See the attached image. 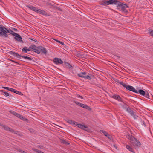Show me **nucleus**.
<instances>
[{"mask_svg": "<svg viewBox=\"0 0 153 153\" xmlns=\"http://www.w3.org/2000/svg\"><path fill=\"white\" fill-rule=\"evenodd\" d=\"M117 4V7L118 9L121 8V10L124 12H126L127 11L126 8H128V7L127 5L123 3L119 2V1L117 0H109L108 1H105L103 2V4L105 5H108L111 4Z\"/></svg>", "mask_w": 153, "mask_h": 153, "instance_id": "obj_1", "label": "nucleus"}, {"mask_svg": "<svg viewBox=\"0 0 153 153\" xmlns=\"http://www.w3.org/2000/svg\"><path fill=\"white\" fill-rule=\"evenodd\" d=\"M127 138L129 140V141L134 146L138 147L140 146L141 143L139 141L134 137L131 135H128L127 136Z\"/></svg>", "mask_w": 153, "mask_h": 153, "instance_id": "obj_2", "label": "nucleus"}, {"mask_svg": "<svg viewBox=\"0 0 153 153\" xmlns=\"http://www.w3.org/2000/svg\"><path fill=\"white\" fill-rule=\"evenodd\" d=\"M120 84L123 87L125 88L126 89L135 93H137V90H136L133 86L128 85L122 82H120Z\"/></svg>", "mask_w": 153, "mask_h": 153, "instance_id": "obj_3", "label": "nucleus"}, {"mask_svg": "<svg viewBox=\"0 0 153 153\" xmlns=\"http://www.w3.org/2000/svg\"><path fill=\"white\" fill-rule=\"evenodd\" d=\"M10 54L13 55V56H16V57L18 58H20V57H22L25 59H27L28 60H32V59L27 56H21L19 54L16 53L15 52H13L11 51H9L8 52Z\"/></svg>", "mask_w": 153, "mask_h": 153, "instance_id": "obj_4", "label": "nucleus"}, {"mask_svg": "<svg viewBox=\"0 0 153 153\" xmlns=\"http://www.w3.org/2000/svg\"><path fill=\"white\" fill-rule=\"evenodd\" d=\"M7 29L2 25H0V36H3L5 37H8V35L6 33V31Z\"/></svg>", "mask_w": 153, "mask_h": 153, "instance_id": "obj_5", "label": "nucleus"}, {"mask_svg": "<svg viewBox=\"0 0 153 153\" xmlns=\"http://www.w3.org/2000/svg\"><path fill=\"white\" fill-rule=\"evenodd\" d=\"M5 130L7 131H9L13 133L16 134H17L18 131H15L13 129L10 128L6 126L3 124L0 125Z\"/></svg>", "mask_w": 153, "mask_h": 153, "instance_id": "obj_6", "label": "nucleus"}, {"mask_svg": "<svg viewBox=\"0 0 153 153\" xmlns=\"http://www.w3.org/2000/svg\"><path fill=\"white\" fill-rule=\"evenodd\" d=\"M53 61L55 64L57 65L62 64L63 63V62L62 60L61 59L56 57L54 58Z\"/></svg>", "mask_w": 153, "mask_h": 153, "instance_id": "obj_7", "label": "nucleus"}, {"mask_svg": "<svg viewBox=\"0 0 153 153\" xmlns=\"http://www.w3.org/2000/svg\"><path fill=\"white\" fill-rule=\"evenodd\" d=\"M110 96L111 98L117 100L119 102H122V99L118 95L113 94H111Z\"/></svg>", "mask_w": 153, "mask_h": 153, "instance_id": "obj_8", "label": "nucleus"}, {"mask_svg": "<svg viewBox=\"0 0 153 153\" xmlns=\"http://www.w3.org/2000/svg\"><path fill=\"white\" fill-rule=\"evenodd\" d=\"M76 103L78 105L81 107L82 108L86 109L89 110H91V109L90 107L86 105H85L78 102H76Z\"/></svg>", "mask_w": 153, "mask_h": 153, "instance_id": "obj_9", "label": "nucleus"}, {"mask_svg": "<svg viewBox=\"0 0 153 153\" xmlns=\"http://www.w3.org/2000/svg\"><path fill=\"white\" fill-rule=\"evenodd\" d=\"M125 105L126 106L125 109L126 111L129 113L131 116L134 115V114L135 113V112L131 110L128 105Z\"/></svg>", "mask_w": 153, "mask_h": 153, "instance_id": "obj_10", "label": "nucleus"}, {"mask_svg": "<svg viewBox=\"0 0 153 153\" xmlns=\"http://www.w3.org/2000/svg\"><path fill=\"white\" fill-rule=\"evenodd\" d=\"M14 38L16 39V40L19 42H23V41L22 40V38L21 36L18 34H17L16 35H15Z\"/></svg>", "mask_w": 153, "mask_h": 153, "instance_id": "obj_11", "label": "nucleus"}, {"mask_svg": "<svg viewBox=\"0 0 153 153\" xmlns=\"http://www.w3.org/2000/svg\"><path fill=\"white\" fill-rule=\"evenodd\" d=\"M39 51H40L43 53L44 54H46L47 53V51L46 49L44 47L42 46H39Z\"/></svg>", "mask_w": 153, "mask_h": 153, "instance_id": "obj_12", "label": "nucleus"}, {"mask_svg": "<svg viewBox=\"0 0 153 153\" xmlns=\"http://www.w3.org/2000/svg\"><path fill=\"white\" fill-rule=\"evenodd\" d=\"M10 33V34H11L12 35L15 36V35H16L18 33H16L13 31L9 29L8 30L7 29L6 31V33Z\"/></svg>", "mask_w": 153, "mask_h": 153, "instance_id": "obj_13", "label": "nucleus"}, {"mask_svg": "<svg viewBox=\"0 0 153 153\" xmlns=\"http://www.w3.org/2000/svg\"><path fill=\"white\" fill-rule=\"evenodd\" d=\"M34 48H33V50L34 52H36L37 54H39L40 53V52L39 51V47H37L36 46L34 45Z\"/></svg>", "mask_w": 153, "mask_h": 153, "instance_id": "obj_14", "label": "nucleus"}, {"mask_svg": "<svg viewBox=\"0 0 153 153\" xmlns=\"http://www.w3.org/2000/svg\"><path fill=\"white\" fill-rule=\"evenodd\" d=\"M76 125L78 127L82 129H83L85 130H87L86 129L87 128V127L84 125L80 124H78V123Z\"/></svg>", "mask_w": 153, "mask_h": 153, "instance_id": "obj_15", "label": "nucleus"}, {"mask_svg": "<svg viewBox=\"0 0 153 153\" xmlns=\"http://www.w3.org/2000/svg\"><path fill=\"white\" fill-rule=\"evenodd\" d=\"M126 148L127 149L130 151L132 152L133 153H135V152L134 151L133 149L128 145H126Z\"/></svg>", "mask_w": 153, "mask_h": 153, "instance_id": "obj_16", "label": "nucleus"}, {"mask_svg": "<svg viewBox=\"0 0 153 153\" xmlns=\"http://www.w3.org/2000/svg\"><path fill=\"white\" fill-rule=\"evenodd\" d=\"M67 122L68 123L71 124H73L74 125H76L77 124V122L70 120L69 119H67Z\"/></svg>", "mask_w": 153, "mask_h": 153, "instance_id": "obj_17", "label": "nucleus"}, {"mask_svg": "<svg viewBox=\"0 0 153 153\" xmlns=\"http://www.w3.org/2000/svg\"><path fill=\"white\" fill-rule=\"evenodd\" d=\"M65 65L68 68H73V67L68 62H63Z\"/></svg>", "mask_w": 153, "mask_h": 153, "instance_id": "obj_18", "label": "nucleus"}, {"mask_svg": "<svg viewBox=\"0 0 153 153\" xmlns=\"http://www.w3.org/2000/svg\"><path fill=\"white\" fill-rule=\"evenodd\" d=\"M10 113H11L12 114L16 116L18 118L20 116V114H19L15 112L14 111H10Z\"/></svg>", "mask_w": 153, "mask_h": 153, "instance_id": "obj_19", "label": "nucleus"}, {"mask_svg": "<svg viewBox=\"0 0 153 153\" xmlns=\"http://www.w3.org/2000/svg\"><path fill=\"white\" fill-rule=\"evenodd\" d=\"M10 113H11L12 114L16 116L18 118L20 116V114H19L15 112L14 111H10Z\"/></svg>", "mask_w": 153, "mask_h": 153, "instance_id": "obj_20", "label": "nucleus"}, {"mask_svg": "<svg viewBox=\"0 0 153 153\" xmlns=\"http://www.w3.org/2000/svg\"><path fill=\"white\" fill-rule=\"evenodd\" d=\"M86 74L85 72H81L77 74V75L79 76L82 78H84L85 75Z\"/></svg>", "mask_w": 153, "mask_h": 153, "instance_id": "obj_21", "label": "nucleus"}, {"mask_svg": "<svg viewBox=\"0 0 153 153\" xmlns=\"http://www.w3.org/2000/svg\"><path fill=\"white\" fill-rule=\"evenodd\" d=\"M137 93H139L140 95L143 96H144L145 95V92L142 90H139L138 91L137 90Z\"/></svg>", "mask_w": 153, "mask_h": 153, "instance_id": "obj_22", "label": "nucleus"}, {"mask_svg": "<svg viewBox=\"0 0 153 153\" xmlns=\"http://www.w3.org/2000/svg\"><path fill=\"white\" fill-rule=\"evenodd\" d=\"M39 13L43 15H47L48 13H46L45 11L39 9Z\"/></svg>", "mask_w": 153, "mask_h": 153, "instance_id": "obj_23", "label": "nucleus"}, {"mask_svg": "<svg viewBox=\"0 0 153 153\" xmlns=\"http://www.w3.org/2000/svg\"><path fill=\"white\" fill-rule=\"evenodd\" d=\"M1 94L3 95H4L6 97L9 96H10L9 94L6 92V91L4 90H1Z\"/></svg>", "mask_w": 153, "mask_h": 153, "instance_id": "obj_24", "label": "nucleus"}, {"mask_svg": "<svg viewBox=\"0 0 153 153\" xmlns=\"http://www.w3.org/2000/svg\"><path fill=\"white\" fill-rule=\"evenodd\" d=\"M29 50L28 49L27 47H24L22 50V51L24 53H27Z\"/></svg>", "mask_w": 153, "mask_h": 153, "instance_id": "obj_25", "label": "nucleus"}, {"mask_svg": "<svg viewBox=\"0 0 153 153\" xmlns=\"http://www.w3.org/2000/svg\"><path fill=\"white\" fill-rule=\"evenodd\" d=\"M148 31L150 35L151 36L153 37V30L149 29Z\"/></svg>", "mask_w": 153, "mask_h": 153, "instance_id": "obj_26", "label": "nucleus"}, {"mask_svg": "<svg viewBox=\"0 0 153 153\" xmlns=\"http://www.w3.org/2000/svg\"><path fill=\"white\" fill-rule=\"evenodd\" d=\"M27 8H29L30 9H31V10H33V11L35 9V8H36V7H34L32 6H29V5L27 6Z\"/></svg>", "mask_w": 153, "mask_h": 153, "instance_id": "obj_27", "label": "nucleus"}, {"mask_svg": "<svg viewBox=\"0 0 153 153\" xmlns=\"http://www.w3.org/2000/svg\"><path fill=\"white\" fill-rule=\"evenodd\" d=\"M34 45H31L29 48H27L29 50V51L33 50V48H34Z\"/></svg>", "mask_w": 153, "mask_h": 153, "instance_id": "obj_28", "label": "nucleus"}, {"mask_svg": "<svg viewBox=\"0 0 153 153\" xmlns=\"http://www.w3.org/2000/svg\"><path fill=\"white\" fill-rule=\"evenodd\" d=\"M132 116L133 117V118L134 119H137L139 117L138 116L136 115L135 112V113H134V115H132Z\"/></svg>", "mask_w": 153, "mask_h": 153, "instance_id": "obj_29", "label": "nucleus"}, {"mask_svg": "<svg viewBox=\"0 0 153 153\" xmlns=\"http://www.w3.org/2000/svg\"><path fill=\"white\" fill-rule=\"evenodd\" d=\"M109 139L111 140H113V137L111 136L110 135V134H108L107 136H106Z\"/></svg>", "mask_w": 153, "mask_h": 153, "instance_id": "obj_30", "label": "nucleus"}, {"mask_svg": "<svg viewBox=\"0 0 153 153\" xmlns=\"http://www.w3.org/2000/svg\"><path fill=\"white\" fill-rule=\"evenodd\" d=\"M101 131L102 133L105 136H107L108 135V133H107L106 131H103V130H101Z\"/></svg>", "mask_w": 153, "mask_h": 153, "instance_id": "obj_31", "label": "nucleus"}, {"mask_svg": "<svg viewBox=\"0 0 153 153\" xmlns=\"http://www.w3.org/2000/svg\"><path fill=\"white\" fill-rule=\"evenodd\" d=\"M143 96H145L147 98H149V94L148 92L145 93V95H144Z\"/></svg>", "mask_w": 153, "mask_h": 153, "instance_id": "obj_32", "label": "nucleus"}, {"mask_svg": "<svg viewBox=\"0 0 153 153\" xmlns=\"http://www.w3.org/2000/svg\"><path fill=\"white\" fill-rule=\"evenodd\" d=\"M2 88L10 91H11L12 88H11L5 87H3Z\"/></svg>", "mask_w": 153, "mask_h": 153, "instance_id": "obj_33", "label": "nucleus"}, {"mask_svg": "<svg viewBox=\"0 0 153 153\" xmlns=\"http://www.w3.org/2000/svg\"><path fill=\"white\" fill-rule=\"evenodd\" d=\"M85 77H84V78L85 79H88L90 80H91V78L90 76L89 75H87V76H85Z\"/></svg>", "mask_w": 153, "mask_h": 153, "instance_id": "obj_34", "label": "nucleus"}, {"mask_svg": "<svg viewBox=\"0 0 153 153\" xmlns=\"http://www.w3.org/2000/svg\"><path fill=\"white\" fill-rule=\"evenodd\" d=\"M16 94H18L19 95H23V94L22 93H21V92H19L18 91H16Z\"/></svg>", "mask_w": 153, "mask_h": 153, "instance_id": "obj_35", "label": "nucleus"}, {"mask_svg": "<svg viewBox=\"0 0 153 153\" xmlns=\"http://www.w3.org/2000/svg\"><path fill=\"white\" fill-rule=\"evenodd\" d=\"M141 122L142 123V125L143 126H146V124L145 123V122L144 121L141 120Z\"/></svg>", "mask_w": 153, "mask_h": 153, "instance_id": "obj_36", "label": "nucleus"}, {"mask_svg": "<svg viewBox=\"0 0 153 153\" xmlns=\"http://www.w3.org/2000/svg\"><path fill=\"white\" fill-rule=\"evenodd\" d=\"M39 9H37L36 8V7L35 8V9L34 10H33V11L39 13Z\"/></svg>", "mask_w": 153, "mask_h": 153, "instance_id": "obj_37", "label": "nucleus"}, {"mask_svg": "<svg viewBox=\"0 0 153 153\" xmlns=\"http://www.w3.org/2000/svg\"><path fill=\"white\" fill-rule=\"evenodd\" d=\"M21 120L23 121H26L27 120V119L24 116H23L22 117V118H21Z\"/></svg>", "mask_w": 153, "mask_h": 153, "instance_id": "obj_38", "label": "nucleus"}, {"mask_svg": "<svg viewBox=\"0 0 153 153\" xmlns=\"http://www.w3.org/2000/svg\"><path fill=\"white\" fill-rule=\"evenodd\" d=\"M56 42H59L60 44H61L62 45H64V42H62L60 41L57 40H56Z\"/></svg>", "mask_w": 153, "mask_h": 153, "instance_id": "obj_39", "label": "nucleus"}, {"mask_svg": "<svg viewBox=\"0 0 153 153\" xmlns=\"http://www.w3.org/2000/svg\"><path fill=\"white\" fill-rule=\"evenodd\" d=\"M16 91H17V90H15V89L12 88L10 91H11V92H12L14 93H16Z\"/></svg>", "mask_w": 153, "mask_h": 153, "instance_id": "obj_40", "label": "nucleus"}, {"mask_svg": "<svg viewBox=\"0 0 153 153\" xmlns=\"http://www.w3.org/2000/svg\"><path fill=\"white\" fill-rule=\"evenodd\" d=\"M77 97H78V98H80L81 99H83V97L81 96H80V95H77Z\"/></svg>", "mask_w": 153, "mask_h": 153, "instance_id": "obj_41", "label": "nucleus"}, {"mask_svg": "<svg viewBox=\"0 0 153 153\" xmlns=\"http://www.w3.org/2000/svg\"><path fill=\"white\" fill-rule=\"evenodd\" d=\"M17 150L19 152H20L22 153H23V151H22L20 149H18Z\"/></svg>", "mask_w": 153, "mask_h": 153, "instance_id": "obj_42", "label": "nucleus"}, {"mask_svg": "<svg viewBox=\"0 0 153 153\" xmlns=\"http://www.w3.org/2000/svg\"><path fill=\"white\" fill-rule=\"evenodd\" d=\"M9 60H10V61H11L12 62H15V63H16V64H19V63H18V62H16L15 61H14V60H12V59H9Z\"/></svg>", "mask_w": 153, "mask_h": 153, "instance_id": "obj_43", "label": "nucleus"}, {"mask_svg": "<svg viewBox=\"0 0 153 153\" xmlns=\"http://www.w3.org/2000/svg\"><path fill=\"white\" fill-rule=\"evenodd\" d=\"M62 143H65V144H68V143L66 142L65 140H63L62 141Z\"/></svg>", "mask_w": 153, "mask_h": 153, "instance_id": "obj_44", "label": "nucleus"}, {"mask_svg": "<svg viewBox=\"0 0 153 153\" xmlns=\"http://www.w3.org/2000/svg\"><path fill=\"white\" fill-rule=\"evenodd\" d=\"M30 39L31 40H33V41H35V42H37V41L35 39H34V38H30Z\"/></svg>", "mask_w": 153, "mask_h": 153, "instance_id": "obj_45", "label": "nucleus"}, {"mask_svg": "<svg viewBox=\"0 0 153 153\" xmlns=\"http://www.w3.org/2000/svg\"><path fill=\"white\" fill-rule=\"evenodd\" d=\"M23 116V115H20V116L19 117V118H20V119H21V118H22V117Z\"/></svg>", "mask_w": 153, "mask_h": 153, "instance_id": "obj_46", "label": "nucleus"}, {"mask_svg": "<svg viewBox=\"0 0 153 153\" xmlns=\"http://www.w3.org/2000/svg\"><path fill=\"white\" fill-rule=\"evenodd\" d=\"M23 153H27V152H25V151H23Z\"/></svg>", "mask_w": 153, "mask_h": 153, "instance_id": "obj_47", "label": "nucleus"}, {"mask_svg": "<svg viewBox=\"0 0 153 153\" xmlns=\"http://www.w3.org/2000/svg\"><path fill=\"white\" fill-rule=\"evenodd\" d=\"M114 147L117 149V147H116V146L115 145H114Z\"/></svg>", "mask_w": 153, "mask_h": 153, "instance_id": "obj_48", "label": "nucleus"}, {"mask_svg": "<svg viewBox=\"0 0 153 153\" xmlns=\"http://www.w3.org/2000/svg\"><path fill=\"white\" fill-rule=\"evenodd\" d=\"M153 1V0H152Z\"/></svg>", "mask_w": 153, "mask_h": 153, "instance_id": "obj_49", "label": "nucleus"}]
</instances>
